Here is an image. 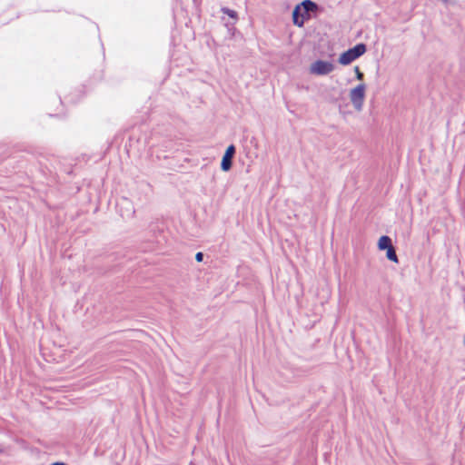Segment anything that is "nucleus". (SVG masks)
Here are the masks:
<instances>
[{"instance_id":"f8f14e48","label":"nucleus","mask_w":465,"mask_h":465,"mask_svg":"<svg viewBox=\"0 0 465 465\" xmlns=\"http://www.w3.org/2000/svg\"><path fill=\"white\" fill-rule=\"evenodd\" d=\"M2 451H3V450L0 448V452H2Z\"/></svg>"},{"instance_id":"0eeeda50","label":"nucleus","mask_w":465,"mask_h":465,"mask_svg":"<svg viewBox=\"0 0 465 465\" xmlns=\"http://www.w3.org/2000/svg\"><path fill=\"white\" fill-rule=\"evenodd\" d=\"M386 250H387V252H386L387 259L393 262L398 263L399 260H398V256L396 254L394 247L391 246L390 248H388Z\"/></svg>"},{"instance_id":"9b49d317","label":"nucleus","mask_w":465,"mask_h":465,"mask_svg":"<svg viewBox=\"0 0 465 465\" xmlns=\"http://www.w3.org/2000/svg\"><path fill=\"white\" fill-rule=\"evenodd\" d=\"M52 465H66V464H64V463H63V462H55V463H54V464H52Z\"/></svg>"},{"instance_id":"39448f33","label":"nucleus","mask_w":465,"mask_h":465,"mask_svg":"<svg viewBox=\"0 0 465 465\" xmlns=\"http://www.w3.org/2000/svg\"><path fill=\"white\" fill-rule=\"evenodd\" d=\"M235 153V147L234 145H230L227 147L225 153L223 156L222 163H221V168L223 171L227 172L232 167V160Z\"/></svg>"},{"instance_id":"6e6552de","label":"nucleus","mask_w":465,"mask_h":465,"mask_svg":"<svg viewBox=\"0 0 465 465\" xmlns=\"http://www.w3.org/2000/svg\"><path fill=\"white\" fill-rule=\"evenodd\" d=\"M222 10H223V14L228 15L230 17H232V18H235L236 17V12L235 11L231 10L229 8H223Z\"/></svg>"},{"instance_id":"9d476101","label":"nucleus","mask_w":465,"mask_h":465,"mask_svg":"<svg viewBox=\"0 0 465 465\" xmlns=\"http://www.w3.org/2000/svg\"><path fill=\"white\" fill-rule=\"evenodd\" d=\"M195 259L197 262H202L203 259V254L202 252H197L195 255Z\"/></svg>"},{"instance_id":"423d86ee","label":"nucleus","mask_w":465,"mask_h":465,"mask_svg":"<svg viewBox=\"0 0 465 465\" xmlns=\"http://www.w3.org/2000/svg\"><path fill=\"white\" fill-rule=\"evenodd\" d=\"M392 246L391 240L389 236L383 235L378 241V248L380 250H386Z\"/></svg>"},{"instance_id":"20e7f679","label":"nucleus","mask_w":465,"mask_h":465,"mask_svg":"<svg viewBox=\"0 0 465 465\" xmlns=\"http://www.w3.org/2000/svg\"><path fill=\"white\" fill-rule=\"evenodd\" d=\"M335 69V65L331 61L326 60H316L311 64L309 72L311 74L322 76L332 73Z\"/></svg>"},{"instance_id":"f257e3e1","label":"nucleus","mask_w":465,"mask_h":465,"mask_svg":"<svg viewBox=\"0 0 465 465\" xmlns=\"http://www.w3.org/2000/svg\"><path fill=\"white\" fill-rule=\"evenodd\" d=\"M317 9L318 5L314 2L311 0L302 1L292 11L293 24L299 27L303 26L305 20L310 18V12H315Z\"/></svg>"},{"instance_id":"f03ea898","label":"nucleus","mask_w":465,"mask_h":465,"mask_svg":"<svg viewBox=\"0 0 465 465\" xmlns=\"http://www.w3.org/2000/svg\"><path fill=\"white\" fill-rule=\"evenodd\" d=\"M365 96L366 84L363 83L359 84L350 90L349 97L353 108L357 112H361L363 109Z\"/></svg>"},{"instance_id":"1a4fd4ad","label":"nucleus","mask_w":465,"mask_h":465,"mask_svg":"<svg viewBox=\"0 0 465 465\" xmlns=\"http://www.w3.org/2000/svg\"><path fill=\"white\" fill-rule=\"evenodd\" d=\"M354 72H355V74H356V78L360 81H362L363 80V73L361 72L360 68L358 66H355L354 67Z\"/></svg>"},{"instance_id":"7ed1b4c3","label":"nucleus","mask_w":465,"mask_h":465,"mask_svg":"<svg viewBox=\"0 0 465 465\" xmlns=\"http://www.w3.org/2000/svg\"><path fill=\"white\" fill-rule=\"evenodd\" d=\"M366 52V45L364 44H357L352 48L341 54L339 56V63L342 65H348L360 56L363 55Z\"/></svg>"}]
</instances>
